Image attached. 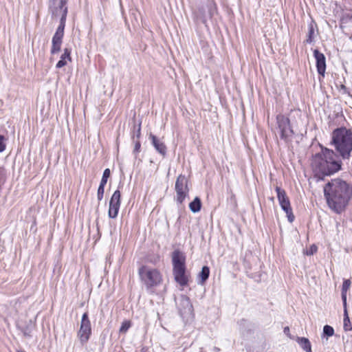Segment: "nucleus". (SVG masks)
<instances>
[{
  "mask_svg": "<svg viewBox=\"0 0 352 352\" xmlns=\"http://www.w3.org/2000/svg\"><path fill=\"white\" fill-rule=\"evenodd\" d=\"M179 311L182 317L192 315L193 307L190 298L185 295H182L179 299Z\"/></svg>",
  "mask_w": 352,
  "mask_h": 352,
  "instance_id": "13",
  "label": "nucleus"
},
{
  "mask_svg": "<svg viewBox=\"0 0 352 352\" xmlns=\"http://www.w3.org/2000/svg\"><path fill=\"white\" fill-rule=\"evenodd\" d=\"M173 272L175 281L181 286L188 285V275L186 274V256L179 250L172 254Z\"/></svg>",
  "mask_w": 352,
  "mask_h": 352,
  "instance_id": "4",
  "label": "nucleus"
},
{
  "mask_svg": "<svg viewBox=\"0 0 352 352\" xmlns=\"http://www.w3.org/2000/svg\"><path fill=\"white\" fill-rule=\"evenodd\" d=\"M314 28L312 24H309V30L307 34V38L306 39V42L308 43H312L314 40Z\"/></svg>",
  "mask_w": 352,
  "mask_h": 352,
  "instance_id": "22",
  "label": "nucleus"
},
{
  "mask_svg": "<svg viewBox=\"0 0 352 352\" xmlns=\"http://www.w3.org/2000/svg\"><path fill=\"white\" fill-rule=\"evenodd\" d=\"M131 327V322L130 321H124L122 323V325L120 328V333H125L128 329L130 328Z\"/></svg>",
  "mask_w": 352,
  "mask_h": 352,
  "instance_id": "25",
  "label": "nucleus"
},
{
  "mask_svg": "<svg viewBox=\"0 0 352 352\" xmlns=\"http://www.w3.org/2000/svg\"><path fill=\"white\" fill-rule=\"evenodd\" d=\"M276 126L275 129L276 133L279 134L280 139L283 140L285 142L292 141L294 131L292 128L289 118L283 114H278L276 116Z\"/></svg>",
  "mask_w": 352,
  "mask_h": 352,
  "instance_id": "6",
  "label": "nucleus"
},
{
  "mask_svg": "<svg viewBox=\"0 0 352 352\" xmlns=\"http://www.w3.org/2000/svg\"><path fill=\"white\" fill-rule=\"evenodd\" d=\"M351 285V281L349 280H345L342 284V292H346Z\"/></svg>",
  "mask_w": 352,
  "mask_h": 352,
  "instance_id": "28",
  "label": "nucleus"
},
{
  "mask_svg": "<svg viewBox=\"0 0 352 352\" xmlns=\"http://www.w3.org/2000/svg\"><path fill=\"white\" fill-rule=\"evenodd\" d=\"M140 352H147L145 349H142Z\"/></svg>",
  "mask_w": 352,
  "mask_h": 352,
  "instance_id": "33",
  "label": "nucleus"
},
{
  "mask_svg": "<svg viewBox=\"0 0 352 352\" xmlns=\"http://www.w3.org/2000/svg\"><path fill=\"white\" fill-rule=\"evenodd\" d=\"M67 0H49V10L52 15L67 14Z\"/></svg>",
  "mask_w": 352,
  "mask_h": 352,
  "instance_id": "12",
  "label": "nucleus"
},
{
  "mask_svg": "<svg viewBox=\"0 0 352 352\" xmlns=\"http://www.w3.org/2000/svg\"><path fill=\"white\" fill-rule=\"evenodd\" d=\"M201 202L199 197H195V199L190 203L189 208L192 212H197L201 210Z\"/></svg>",
  "mask_w": 352,
  "mask_h": 352,
  "instance_id": "19",
  "label": "nucleus"
},
{
  "mask_svg": "<svg viewBox=\"0 0 352 352\" xmlns=\"http://www.w3.org/2000/svg\"><path fill=\"white\" fill-rule=\"evenodd\" d=\"M175 191L177 194V201L179 204H182L185 197L188 195V179L185 175H179L177 178L175 182Z\"/></svg>",
  "mask_w": 352,
  "mask_h": 352,
  "instance_id": "10",
  "label": "nucleus"
},
{
  "mask_svg": "<svg viewBox=\"0 0 352 352\" xmlns=\"http://www.w3.org/2000/svg\"><path fill=\"white\" fill-rule=\"evenodd\" d=\"M210 275V269L208 266H204L198 275L199 284L204 285L208 280Z\"/></svg>",
  "mask_w": 352,
  "mask_h": 352,
  "instance_id": "18",
  "label": "nucleus"
},
{
  "mask_svg": "<svg viewBox=\"0 0 352 352\" xmlns=\"http://www.w3.org/2000/svg\"><path fill=\"white\" fill-rule=\"evenodd\" d=\"M140 142L138 140L135 142L134 153H139L140 150Z\"/></svg>",
  "mask_w": 352,
  "mask_h": 352,
  "instance_id": "29",
  "label": "nucleus"
},
{
  "mask_svg": "<svg viewBox=\"0 0 352 352\" xmlns=\"http://www.w3.org/2000/svg\"><path fill=\"white\" fill-rule=\"evenodd\" d=\"M317 251V248L316 246H312L311 248V254H313L314 252Z\"/></svg>",
  "mask_w": 352,
  "mask_h": 352,
  "instance_id": "32",
  "label": "nucleus"
},
{
  "mask_svg": "<svg viewBox=\"0 0 352 352\" xmlns=\"http://www.w3.org/2000/svg\"><path fill=\"white\" fill-rule=\"evenodd\" d=\"M121 193L119 190H116L112 195L110 201L108 215L109 218L117 217L120 207Z\"/></svg>",
  "mask_w": 352,
  "mask_h": 352,
  "instance_id": "11",
  "label": "nucleus"
},
{
  "mask_svg": "<svg viewBox=\"0 0 352 352\" xmlns=\"http://www.w3.org/2000/svg\"><path fill=\"white\" fill-rule=\"evenodd\" d=\"M104 185H99L97 192V197L98 201H101L103 199L104 192Z\"/></svg>",
  "mask_w": 352,
  "mask_h": 352,
  "instance_id": "26",
  "label": "nucleus"
},
{
  "mask_svg": "<svg viewBox=\"0 0 352 352\" xmlns=\"http://www.w3.org/2000/svg\"><path fill=\"white\" fill-rule=\"evenodd\" d=\"M52 16L60 17V24L52 37V47L50 50L52 54H55L60 51L63 38L64 36V30L65 27L67 14L64 12L60 15H52Z\"/></svg>",
  "mask_w": 352,
  "mask_h": 352,
  "instance_id": "7",
  "label": "nucleus"
},
{
  "mask_svg": "<svg viewBox=\"0 0 352 352\" xmlns=\"http://www.w3.org/2000/svg\"><path fill=\"white\" fill-rule=\"evenodd\" d=\"M323 334L328 337L332 336L334 334V329L329 325H325L323 328Z\"/></svg>",
  "mask_w": 352,
  "mask_h": 352,
  "instance_id": "24",
  "label": "nucleus"
},
{
  "mask_svg": "<svg viewBox=\"0 0 352 352\" xmlns=\"http://www.w3.org/2000/svg\"><path fill=\"white\" fill-rule=\"evenodd\" d=\"M138 275L147 290H152L162 282V275L160 272L147 265H142L139 268Z\"/></svg>",
  "mask_w": 352,
  "mask_h": 352,
  "instance_id": "5",
  "label": "nucleus"
},
{
  "mask_svg": "<svg viewBox=\"0 0 352 352\" xmlns=\"http://www.w3.org/2000/svg\"><path fill=\"white\" fill-rule=\"evenodd\" d=\"M330 144L343 160H349L352 151V130L346 127L333 130Z\"/></svg>",
  "mask_w": 352,
  "mask_h": 352,
  "instance_id": "3",
  "label": "nucleus"
},
{
  "mask_svg": "<svg viewBox=\"0 0 352 352\" xmlns=\"http://www.w3.org/2000/svg\"><path fill=\"white\" fill-rule=\"evenodd\" d=\"M296 342L305 351L311 352V345L308 338L304 337H297Z\"/></svg>",
  "mask_w": 352,
  "mask_h": 352,
  "instance_id": "17",
  "label": "nucleus"
},
{
  "mask_svg": "<svg viewBox=\"0 0 352 352\" xmlns=\"http://www.w3.org/2000/svg\"><path fill=\"white\" fill-rule=\"evenodd\" d=\"M342 299L343 301L344 306H346V292H342Z\"/></svg>",
  "mask_w": 352,
  "mask_h": 352,
  "instance_id": "30",
  "label": "nucleus"
},
{
  "mask_svg": "<svg viewBox=\"0 0 352 352\" xmlns=\"http://www.w3.org/2000/svg\"><path fill=\"white\" fill-rule=\"evenodd\" d=\"M110 175H111L110 170L109 168H106L103 172V175H102L100 184L105 186L107 182L108 178L110 177Z\"/></svg>",
  "mask_w": 352,
  "mask_h": 352,
  "instance_id": "23",
  "label": "nucleus"
},
{
  "mask_svg": "<svg viewBox=\"0 0 352 352\" xmlns=\"http://www.w3.org/2000/svg\"><path fill=\"white\" fill-rule=\"evenodd\" d=\"M91 335V322L89 319L87 312L83 314L80 322V327L78 331V337L80 343L83 345L86 344Z\"/></svg>",
  "mask_w": 352,
  "mask_h": 352,
  "instance_id": "9",
  "label": "nucleus"
},
{
  "mask_svg": "<svg viewBox=\"0 0 352 352\" xmlns=\"http://www.w3.org/2000/svg\"><path fill=\"white\" fill-rule=\"evenodd\" d=\"M141 135V122H139L138 124H134L133 126V134L132 136L133 140H134L135 136H136L138 140Z\"/></svg>",
  "mask_w": 352,
  "mask_h": 352,
  "instance_id": "21",
  "label": "nucleus"
},
{
  "mask_svg": "<svg viewBox=\"0 0 352 352\" xmlns=\"http://www.w3.org/2000/svg\"><path fill=\"white\" fill-rule=\"evenodd\" d=\"M320 147L321 152L316 153L312 159L314 171L322 175H330L341 170L342 162L339 156L331 149Z\"/></svg>",
  "mask_w": 352,
  "mask_h": 352,
  "instance_id": "2",
  "label": "nucleus"
},
{
  "mask_svg": "<svg viewBox=\"0 0 352 352\" xmlns=\"http://www.w3.org/2000/svg\"><path fill=\"white\" fill-rule=\"evenodd\" d=\"M68 62H72L71 57V50L69 48H65L64 52L60 56V60L56 63V68H61L65 66Z\"/></svg>",
  "mask_w": 352,
  "mask_h": 352,
  "instance_id": "16",
  "label": "nucleus"
},
{
  "mask_svg": "<svg viewBox=\"0 0 352 352\" xmlns=\"http://www.w3.org/2000/svg\"><path fill=\"white\" fill-rule=\"evenodd\" d=\"M149 138L151 140L152 144L153 145L156 151L162 155H165L166 153V146L164 144V143L160 142L157 139V138L155 135H153L152 133L150 134Z\"/></svg>",
  "mask_w": 352,
  "mask_h": 352,
  "instance_id": "15",
  "label": "nucleus"
},
{
  "mask_svg": "<svg viewBox=\"0 0 352 352\" xmlns=\"http://www.w3.org/2000/svg\"><path fill=\"white\" fill-rule=\"evenodd\" d=\"M284 333L289 336L290 338H292L290 333H289V327H285L283 330Z\"/></svg>",
  "mask_w": 352,
  "mask_h": 352,
  "instance_id": "31",
  "label": "nucleus"
},
{
  "mask_svg": "<svg viewBox=\"0 0 352 352\" xmlns=\"http://www.w3.org/2000/svg\"><path fill=\"white\" fill-rule=\"evenodd\" d=\"M324 195L330 209L340 214L352 199V184L340 177L333 179L324 186Z\"/></svg>",
  "mask_w": 352,
  "mask_h": 352,
  "instance_id": "1",
  "label": "nucleus"
},
{
  "mask_svg": "<svg viewBox=\"0 0 352 352\" xmlns=\"http://www.w3.org/2000/svg\"><path fill=\"white\" fill-rule=\"evenodd\" d=\"M275 190L277 192V198L281 208L286 213L288 221L289 222H293L294 220V215L292 212L289 199L287 196L285 190L280 188L279 186H276Z\"/></svg>",
  "mask_w": 352,
  "mask_h": 352,
  "instance_id": "8",
  "label": "nucleus"
},
{
  "mask_svg": "<svg viewBox=\"0 0 352 352\" xmlns=\"http://www.w3.org/2000/svg\"><path fill=\"white\" fill-rule=\"evenodd\" d=\"M5 140V137L2 135H0V153L4 151L6 148Z\"/></svg>",
  "mask_w": 352,
  "mask_h": 352,
  "instance_id": "27",
  "label": "nucleus"
},
{
  "mask_svg": "<svg viewBox=\"0 0 352 352\" xmlns=\"http://www.w3.org/2000/svg\"><path fill=\"white\" fill-rule=\"evenodd\" d=\"M344 329L345 331H351L352 329V326L349 320V318L347 314V311L344 310Z\"/></svg>",
  "mask_w": 352,
  "mask_h": 352,
  "instance_id": "20",
  "label": "nucleus"
},
{
  "mask_svg": "<svg viewBox=\"0 0 352 352\" xmlns=\"http://www.w3.org/2000/svg\"><path fill=\"white\" fill-rule=\"evenodd\" d=\"M314 56L316 60V67L318 74L324 76L326 70V58L324 55L318 50H314Z\"/></svg>",
  "mask_w": 352,
  "mask_h": 352,
  "instance_id": "14",
  "label": "nucleus"
}]
</instances>
